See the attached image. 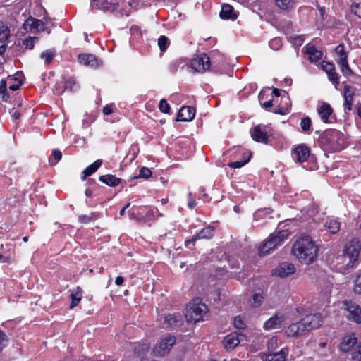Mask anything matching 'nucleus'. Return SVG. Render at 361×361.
Wrapping results in <instances>:
<instances>
[{"label": "nucleus", "mask_w": 361, "mask_h": 361, "mask_svg": "<svg viewBox=\"0 0 361 361\" xmlns=\"http://www.w3.org/2000/svg\"><path fill=\"white\" fill-rule=\"evenodd\" d=\"M211 66L210 59L207 54L202 53L190 61V66H186L188 69L191 68L196 72L204 73L209 70Z\"/></svg>", "instance_id": "4"}, {"label": "nucleus", "mask_w": 361, "mask_h": 361, "mask_svg": "<svg viewBox=\"0 0 361 361\" xmlns=\"http://www.w3.org/2000/svg\"><path fill=\"white\" fill-rule=\"evenodd\" d=\"M8 343V338L6 334L0 330V352L7 346Z\"/></svg>", "instance_id": "55"}, {"label": "nucleus", "mask_w": 361, "mask_h": 361, "mask_svg": "<svg viewBox=\"0 0 361 361\" xmlns=\"http://www.w3.org/2000/svg\"><path fill=\"white\" fill-rule=\"evenodd\" d=\"M62 157V154L59 150L53 151L51 157L49 159V162L52 164H56Z\"/></svg>", "instance_id": "51"}, {"label": "nucleus", "mask_w": 361, "mask_h": 361, "mask_svg": "<svg viewBox=\"0 0 361 361\" xmlns=\"http://www.w3.org/2000/svg\"><path fill=\"white\" fill-rule=\"evenodd\" d=\"M78 85L75 79L71 78L65 82L64 89L68 90L70 92L76 91L78 89Z\"/></svg>", "instance_id": "44"}, {"label": "nucleus", "mask_w": 361, "mask_h": 361, "mask_svg": "<svg viewBox=\"0 0 361 361\" xmlns=\"http://www.w3.org/2000/svg\"><path fill=\"white\" fill-rule=\"evenodd\" d=\"M102 160L97 159L94 163L88 166L86 169L82 171L83 176H82V179L85 180L87 176L93 174L102 165Z\"/></svg>", "instance_id": "31"}, {"label": "nucleus", "mask_w": 361, "mask_h": 361, "mask_svg": "<svg viewBox=\"0 0 361 361\" xmlns=\"http://www.w3.org/2000/svg\"><path fill=\"white\" fill-rule=\"evenodd\" d=\"M6 88H7V82L6 80H1L0 82V94H1V97L3 100L8 101V99L10 98V96L8 93L6 92Z\"/></svg>", "instance_id": "46"}, {"label": "nucleus", "mask_w": 361, "mask_h": 361, "mask_svg": "<svg viewBox=\"0 0 361 361\" xmlns=\"http://www.w3.org/2000/svg\"><path fill=\"white\" fill-rule=\"evenodd\" d=\"M350 12L361 19V3L353 2L350 7Z\"/></svg>", "instance_id": "49"}, {"label": "nucleus", "mask_w": 361, "mask_h": 361, "mask_svg": "<svg viewBox=\"0 0 361 361\" xmlns=\"http://www.w3.org/2000/svg\"><path fill=\"white\" fill-rule=\"evenodd\" d=\"M176 338L172 336H166L161 338L154 348V353L156 355L164 356L171 350V347L176 343Z\"/></svg>", "instance_id": "5"}, {"label": "nucleus", "mask_w": 361, "mask_h": 361, "mask_svg": "<svg viewBox=\"0 0 361 361\" xmlns=\"http://www.w3.org/2000/svg\"><path fill=\"white\" fill-rule=\"evenodd\" d=\"M290 235V232L288 230H282L274 232L270 235V238L273 241V245L277 247V246L280 245L285 240L288 239Z\"/></svg>", "instance_id": "22"}, {"label": "nucleus", "mask_w": 361, "mask_h": 361, "mask_svg": "<svg viewBox=\"0 0 361 361\" xmlns=\"http://www.w3.org/2000/svg\"><path fill=\"white\" fill-rule=\"evenodd\" d=\"M275 5L281 10H290L295 6V0H274Z\"/></svg>", "instance_id": "34"}, {"label": "nucleus", "mask_w": 361, "mask_h": 361, "mask_svg": "<svg viewBox=\"0 0 361 361\" xmlns=\"http://www.w3.org/2000/svg\"><path fill=\"white\" fill-rule=\"evenodd\" d=\"M233 324L238 329H244L246 326L243 319L240 316H237L233 319Z\"/></svg>", "instance_id": "52"}, {"label": "nucleus", "mask_w": 361, "mask_h": 361, "mask_svg": "<svg viewBox=\"0 0 361 361\" xmlns=\"http://www.w3.org/2000/svg\"><path fill=\"white\" fill-rule=\"evenodd\" d=\"M322 69L328 74L335 70L334 65L331 62L322 61Z\"/></svg>", "instance_id": "58"}, {"label": "nucleus", "mask_w": 361, "mask_h": 361, "mask_svg": "<svg viewBox=\"0 0 361 361\" xmlns=\"http://www.w3.org/2000/svg\"><path fill=\"white\" fill-rule=\"evenodd\" d=\"M307 331L306 327L302 319L297 323L290 324L286 329V334L288 336L297 337Z\"/></svg>", "instance_id": "20"}, {"label": "nucleus", "mask_w": 361, "mask_h": 361, "mask_svg": "<svg viewBox=\"0 0 361 361\" xmlns=\"http://www.w3.org/2000/svg\"><path fill=\"white\" fill-rule=\"evenodd\" d=\"M23 28L31 32L47 30L43 21L34 18H27L23 23Z\"/></svg>", "instance_id": "12"}, {"label": "nucleus", "mask_w": 361, "mask_h": 361, "mask_svg": "<svg viewBox=\"0 0 361 361\" xmlns=\"http://www.w3.org/2000/svg\"><path fill=\"white\" fill-rule=\"evenodd\" d=\"M282 100H283L286 106H279L276 110V113L280 114L281 115H285L289 112L291 104L288 97H282Z\"/></svg>", "instance_id": "38"}, {"label": "nucleus", "mask_w": 361, "mask_h": 361, "mask_svg": "<svg viewBox=\"0 0 361 361\" xmlns=\"http://www.w3.org/2000/svg\"><path fill=\"white\" fill-rule=\"evenodd\" d=\"M348 259H350L343 252L341 255H338L335 259L336 269L340 272L345 273L350 267H353L354 262L348 263Z\"/></svg>", "instance_id": "17"}, {"label": "nucleus", "mask_w": 361, "mask_h": 361, "mask_svg": "<svg viewBox=\"0 0 361 361\" xmlns=\"http://www.w3.org/2000/svg\"><path fill=\"white\" fill-rule=\"evenodd\" d=\"M292 254L300 262L310 264L317 259L318 247L310 235H304L293 243Z\"/></svg>", "instance_id": "1"}, {"label": "nucleus", "mask_w": 361, "mask_h": 361, "mask_svg": "<svg viewBox=\"0 0 361 361\" xmlns=\"http://www.w3.org/2000/svg\"><path fill=\"white\" fill-rule=\"evenodd\" d=\"M37 41V37H28L23 40L22 44V48L25 49H32L35 46V43Z\"/></svg>", "instance_id": "40"}, {"label": "nucleus", "mask_w": 361, "mask_h": 361, "mask_svg": "<svg viewBox=\"0 0 361 361\" xmlns=\"http://www.w3.org/2000/svg\"><path fill=\"white\" fill-rule=\"evenodd\" d=\"M324 226L332 234L337 233L341 228V223L336 219H329L326 221Z\"/></svg>", "instance_id": "32"}, {"label": "nucleus", "mask_w": 361, "mask_h": 361, "mask_svg": "<svg viewBox=\"0 0 361 361\" xmlns=\"http://www.w3.org/2000/svg\"><path fill=\"white\" fill-rule=\"evenodd\" d=\"M169 44V40L168 37L164 35H161L158 39V45L161 51H166Z\"/></svg>", "instance_id": "48"}, {"label": "nucleus", "mask_w": 361, "mask_h": 361, "mask_svg": "<svg viewBox=\"0 0 361 361\" xmlns=\"http://www.w3.org/2000/svg\"><path fill=\"white\" fill-rule=\"evenodd\" d=\"M250 154L248 152L243 153V159L240 161L231 162L229 166L233 169H238L243 166L250 161Z\"/></svg>", "instance_id": "37"}, {"label": "nucleus", "mask_w": 361, "mask_h": 361, "mask_svg": "<svg viewBox=\"0 0 361 361\" xmlns=\"http://www.w3.org/2000/svg\"><path fill=\"white\" fill-rule=\"evenodd\" d=\"M287 353L288 350L286 348H283L278 353L266 355L262 359L263 361H286Z\"/></svg>", "instance_id": "28"}, {"label": "nucleus", "mask_w": 361, "mask_h": 361, "mask_svg": "<svg viewBox=\"0 0 361 361\" xmlns=\"http://www.w3.org/2000/svg\"><path fill=\"white\" fill-rule=\"evenodd\" d=\"M208 308L207 305L201 302L199 298L191 301L185 310V318L190 323H196L203 319L207 313Z\"/></svg>", "instance_id": "2"}, {"label": "nucleus", "mask_w": 361, "mask_h": 361, "mask_svg": "<svg viewBox=\"0 0 361 361\" xmlns=\"http://www.w3.org/2000/svg\"><path fill=\"white\" fill-rule=\"evenodd\" d=\"M21 85L22 82L20 81H18L15 84L11 85L9 86V89L12 91L18 90Z\"/></svg>", "instance_id": "64"}, {"label": "nucleus", "mask_w": 361, "mask_h": 361, "mask_svg": "<svg viewBox=\"0 0 361 361\" xmlns=\"http://www.w3.org/2000/svg\"><path fill=\"white\" fill-rule=\"evenodd\" d=\"M344 305L348 314L346 317L348 320L353 321L356 323H361V308L355 302L351 300L344 301Z\"/></svg>", "instance_id": "7"}, {"label": "nucleus", "mask_w": 361, "mask_h": 361, "mask_svg": "<svg viewBox=\"0 0 361 361\" xmlns=\"http://www.w3.org/2000/svg\"><path fill=\"white\" fill-rule=\"evenodd\" d=\"M10 35V29L9 27L4 24L3 23H0V40L4 41L6 40Z\"/></svg>", "instance_id": "45"}, {"label": "nucleus", "mask_w": 361, "mask_h": 361, "mask_svg": "<svg viewBox=\"0 0 361 361\" xmlns=\"http://www.w3.org/2000/svg\"><path fill=\"white\" fill-rule=\"evenodd\" d=\"M263 297L261 294L256 293L254 294L252 298V305L253 307H258L262 302Z\"/></svg>", "instance_id": "56"}, {"label": "nucleus", "mask_w": 361, "mask_h": 361, "mask_svg": "<svg viewBox=\"0 0 361 361\" xmlns=\"http://www.w3.org/2000/svg\"><path fill=\"white\" fill-rule=\"evenodd\" d=\"M343 106L345 111H350L352 109L353 101L355 96V91L348 85H345L343 87Z\"/></svg>", "instance_id": "19"}, {"label": "nucleus", "mask_w": 361, "mask_h": 361, "mask_svg": "<svg viewBox=\"0 0 361 361\" xmlns=\"http://www.w3.org/2000/svg\"><path fill=\"white\" fill-rule=\"evenodd\" d=\"M327 75H328L329 80L330 81H331L333 83H334L336 85L338 84V75L336 73L335 70L331 73H329Z\"/></svg>", "instance_id": "60"}, {"label": "nucleus", "mask_w": 361, "mask_h": 361, "mask_svg": "<svg viewBox=\"0 0 361 361\" xmlns=\"http://www.w3.org/2000/svg\"><path fill=\"white\" fill-rule=\"evenodd\" d=\"M78 61L80 63L94 68L99 67L102 64V61L91 54H80L78 56Z\"/></svg>", "instance_id": "16"}, {"label": "nucleus", "mask_w": 361, "mask_h": 361, "mask_svg": "<svg viewBox=\"0 0 361 361\" xmlns=\"http://www.w3.org/2000/svg\"><path fill=\"white\" fill-rule=\"evenodd\" d=\"M93 6L98 9L113 12L118 8L119 3L118 0H94Z\"/></svg>", "instance_id": "15"}, {"label": "nucleus", "mask_w": 361, "mask_h": 361, "mask_svg": "<svg viewBox=\"0 0 361 361\" xmlns=\"http://www.w3.org/2000/svg\"><path fill=\"white\" fill-rule=\"evenodd\" d=\"M152 176V171L147 167H142L140 170L138 178H147Z\"/></svg>", "instance_id": "59"}, {"label": "nucleus", "mask_w": 361, "mask_h": 361, "mask_svg": "<svg viewBox=\"0 0 361 361\" xmlns=\"http://www.w3.org/2000/svg\"><path fill=\"white\" fill-rule=\"evenodd\" d=\"M98 218V215L96 213H90L88 215H80L78 217V221L82 224H88L90 221L95 220Z\"/></svg>", "instance_id": "41"}, {"label": "nucleus", "mask_w": 361, "mask_h": 361, "mask_svg": "<svg viewBox=\"0 0 361 361\" xmlns=\"http://www.w3.org/2000/svg\"><path fill=\"white\" fill-rule=\"evenodd\" d=\"M292 156L296 162L303 163L310 157V149L305 144L298 145L294 147Z\"/></svg>", "instance_id": "9"}, {"label": "nucleus", "mask_w": 361, "mask_h": 361, "mask_svg": "<svg viewBox=\"0 0 361 361\" xmlns=\"http://www.w3.org/2000/svg\"><path fill=\"white\" fill-rule=\"evenodd\" d=\"M276 248V247L273 245V241L269 236V238L259 247V254L261 256H264L268 255L270 251Z\"/></svg>", "instance_id": "30"}, {"label": "nucleus", "mask_w": 361, "mask_h": 361, "mask_svg": "<svg viewBox=\"0 0 361 361\" xmlns=\"http://www.w3.org/2000/svg\"><path fill=\"white\" fill-rule=\"evenodd\" d=\"M197 205L195 200L192 197L191 192L188 195V206L190 209H193Z\"/></svg>", "instance_id": "62"}, {"label": "nucleus", "mask_w": 361, "mask_h": 361, "mask_svg": "<svg viewBox=\"0 0 361 361\" xmlns=\"http://www.w3.org/2000/svg\"><path fill=\"white\" fill-rule=\"evenodd\" d=\"M252 138L258 142L267 144L268 142L269 135L265 126L259 125L254 127L251 131Z\"/></svg>", "instance_id": "14"}, {"label": "nucleus", "mask_w": 361, "mask_h": 361, "mask_svg": "<svg viewBox=\"0 0 361 361\" xmlns=\"http://www.w3.org/2000/svg\"><path fill=\"white\" fill-rule=\"evenodd\" d=\"M99 180L111 187L117 186L121 183V179L111 174L100 176Z\"/></svg>", "instance_id": "29"}, {"label": "nucleus", "mask_w": 361, "mask_h": 361, "mask_svg": "<svg viewBox=\"0 0 361 361\" xmlns=\"http://www.w3.org/2000/svg\"><path fill=\"white\" fill-rule=\"evenodd\" d=\"M269 44V47L274 50H278L282 46L281 40L279 38H274L271 39Z\"/></svg>", "instance_id": "57"}, {"label": "nucleus", "mask_w": 361, "mask_h": 361, "mask_svg": "<svg viewBox=\"0 0 361 361\" xmlns=\"http://www.w3.org/2000/svg\"><path fill=\"white\" fill-rule=\"evenodd\" d=\"M312 121L309 117L303 118L300 122V127L303 132L310 133L311 132Z\"/></svg>", "instance_id": "43"}, {"label": "nucleus", "mask_w": 361, "mask_h": 361, "mask_svg": "<svg viewBox=\"0 0 361 361\" xmlns=\"http://www.w3.org/2000/svg\"><path fill=\"white\" fill-rule=\"evenodd\" d=\"M71 304L70 307L72 309L76 307L82 299V289L80 287H77L73 289L71 293Z\"/></svg>", "instance_id": "33"}, {"label": "nucleus", "mask_w": 361, "mask_h": 361, "mask_svg": "<svg viewBox=\"0 0 361 361\" xmlns=\"http://www.w3.org/2000/svg\"><path fill=\"white\" fill-rule=\"evenodd\" d=\"M302 321L306 327L307 331L313 329L318 328L323 322L322 317L320 314H310L306 315Z\"/></svg>", "instance_id": "10"}, {"label": "nucleus", "mask_w": 361, "mask_h": 361, "mask_svg": "<svg viewBox=\"0 0 361 361\" xmlns=\"http://www.w3.org/2000/svg\"><path fill=\"white\" fill-rule=\"evenodd\" d=\"M56 55L54 49H48L41 53L40 58L44 61L46 64H49Z\"/></svg>", "instance_id": "39"}, {"label": "nucleus", "mask_w": 361, "mask_h": 361, "mask_svg": "<svg viewBox=\"0 0 361 361\" xmlns=\"http://www.w3.org/2000/svg\"><path fill=\"white\" fill-rule=\"evenodd\" d=\"M338 63L341 68L342 73L344 75L351 76L353 75V72L348 65V59L338 60Z\"/></svg>", "instance_id": "36"}, {"label": "nucleus", "mask_w": 361, "mask_h": 361, "mask_svg": "<svg viewBox=\"0 0 361 361\" xmlns=\"http://www.w3.org/2000/svg\"><path fill=\"white\" fill-rule=\"evenodd\" d=\"M195 116V110L191 106H183L178 111L177 120L179 121H192Z\"/></svg>", "instance_id": "21"}, {"label": "nucleus", "mask_w": 361, "mask_h": 361, "mask_svg": "<svg viewBox=\"0 0 361 361\" xmlns=\"http://www.w3.org/2000/svg\"><path fill=\"white\" fill-rule=\"evenodd\" d=\"M357 343V338L354 334L347 335L342 338L339 350L342 352H352Z\"/></svg>", "instance_id": "13"}, {"label": "nucleus", "mask_w": 361, "mask_h": 361, "mask_svg": "<svg viewBox=\"0 0 361 361\" xmlns=\"http://www.w3.org/2000/svg\"><path fill=\"white\" fill-rule=\"evenodd\" d=\"M317 112L321 119L324 123H329V118L332 116L333 109L328 103H323L318 109Z\"/></svg>", "instance_id": "23"}, {"label": "nucleus", "mask_w": 361, "mask_h": 361, "mask_svg": "<svg viewBox=\"0 0 361 361\" xmlns=\"http://www.w3.org/2000/svg\"><path fill=\"white\" fill-rule=\"evenodd\" d=\"M353 290L355 293L361 294V271L355 280Z\"/></svg>", "instance_id": "54"}, {"label": "nucleus", "mask_w": 361, "mask_h": 361, "mask_svg": "<svg viewBox=\"0 0 361 361\" xmlns=\"http://www.w3.org/2000/svg\"><path fill=\"white\" fill-rule=\"evenodd\" d=\"M159 110L164 114H169L170 112V106L166 99H161L159 104Z\"/></svg>", "instance_id": "53"}, {"label": "nucleus", "mask_w": 361, "mask_h": 361, "mask_svg": "<svg viewBox=\"0 0 361 361\" xmlns=\"http://www.w3.org/2000/svg\"><path fill=\"white\" fill-rule=\"evenodd\" d=\"M360 248L361 245L357 238L353 239L345 245L343 252L350 259H348V263L350 262H353L354 263L357 262L360 252Z\"/></svg>", "instance_id": "6"}, {"label": "nucleus", "mask_w": 361, "mask_h": 361, "mask_svg": "<svg viewBox=\"0 0 361 361\" xmlns=\"http://www.w3.org/2000/svg\"><path fill=\"white\" fill-rule=\"evenodd\" d=\"M244 336L238 332H232L224 338L222 343L226 350H231L235 348L240 343Z\"/></svg>", "instance_id": "8"}, {"label": "nucleus", "mask_w": 361, "mask_h": 361, "mask_svg": "<svg viewBox=\"0 0 361 361\" xmlns=\"http://www.w3.org/2000/svg\"><path fill=\"white\" fill-rule=\"evenodd\" d=\"M214 228L212 226H207L202 228L195 236H194L191 240H187L185 242L186 245H194L195 242L197 240L200 239H210L214 235Z\"/></svg>", "instance_id": "18"}, {"label": "nucleus", "mask_w": 361, "mask_h": 361, "mask_svg": "<svg viewBox=\"0 0 361 361\" xmlns=\"http://www.w3.org/2000/svg\"><path fill=\"white\" fill-rule=\"evenodd\" d=\"M181 320V315L180 314H169L164 317V324L166 328H173L178 324Z\"/></svg>", "instance_id": "27"}, {"label": "nucleus", "mask_w": 361, "mask_h": 361, "mask_svg": "<svg viewBox=\"0 0 361 361\" xmlns=\"http://www.w3.org/2000/svg\"><path fill=\"white\" fill-rule=\"evenodd\" d=\"M114 109H115V106L113 104H108L104 107L103 113L105 115H110L114 112Z\"/></svg>", "instance_id": "63"}, {"label": "nucleus", "mask_w": 361, "mask_h": 361, "mask_svg": "<svg viewBox=\"0 0 361 361\" xmlns=\"http://www.w3.org/2000/svg\"><path fill=\"white\" fill-rule=\"evenodd\" d=\"M335 51L340 56L339 60L348 59V54L343 44L338 45L335 49Z\"/></svg>", "instance_id": "47"}, {"label": "nucleus", "mask_w": 361, "mask_h": 361, "mask_svg": "<svg viewBox=\"0 0 361 361\" xmlns=\"http://www.w3.org/2000/svg\"><path fill=\"white\" fill-rule=\"evenodd\" d=\"M324 138L328 142L329 148L334 151H339L345 146L344 135L340 131L332 129L325 133Z\"/></svg>", "instance_id": "3"}, {"label": "nucleus", "mask_w": 361, "mask_h": 361, "mask_svg": "<svg viewBox=\"0 0 361 361\" xmlns=\"http://www.w3.org/2000/svg\"><path fill=\"white\" fill-rule=\"evenodd\" d=\"M305 52L308 55V59L311 62H315L322 57V52L315 48L313 45L307 44L304 49Z\"/></svg>", "instance_id": "24"}, {"label": "nucleus", "mask_w": 361, "mask_h": 361, "mask_svg": "<svg viewBox=\"0 0 361 361\" xmlns=\"http://www.w3.org/2000/svg\"><path fill=\"white\" fill-rule=\"evenodd\" d=\"M186 66H187V64L183 59H178L171 63L170 68H171V71L176 72L179 67L181 69H183L184 67Z\"/></svg>", "instance_id": "50"}, {"label": "nucleus", "mask_w": 361, "mask_h": 361, "mask_svg": "<svg viewBox=\"0 0 361 361\" xmlns=\"http://www.w3.org/2000/svg\"><path fill=\"white\" fill-rule=\"evenodd\" d=\"M353 361H361V343H358L351 353Z\"/></svg>", "instance_id": "42"}, {"label": "nucleus", "mask_w": 361, "mask_h": 361, "mask_svg": "<svg viewBox=\"0 0 361 361\" xmlns=\"http://www.w3.org/2000/svg\"><path fill=\"white\" fill-rule=\"evenodd\" d=\"M149 349V344L147 343H136L134 345L133 350L135 353L138 355H145Z\"/></svg>", "instance_id": "35"}, {"label": "nucleus", "mask_w": 361, "mask_h": 361, "mask_svg": "<svg viewBox=\"0 0 361 361\" xmlns=\"http://www.w3.org/2000/svg\"><path fill=\"white\" fill-rule=\"evenodd\" d=\"M295 267L293 263L283 262L279 264L274 270L273 274L281 278H284L294 274Z\"/></svg>", "instance_id": "11"}, {"label": "nucleus", "mask_w": 361, "mask_h": 361, "mask_svg": "<svg viewBox=\"0 0 361 361\" xmlns=\"http://www.w3.org/2000/svg\"><path fill=\"white\" fill-rule=\"evenodd\" d=\"M277 345V338L276 337L270 338L267 341V346L269 350H274Z\"/></svg>", "instance_id": "61"}, {"label": "nucleus", "mask_w": 361, "mask_h": 361, "mask_svg": "<svg viewBox=\"0 0 361 361\" xmlns=\"http://www.w3.org/2000/svg\"><path fill=\"white\" fill-rule=\"evenodd\" d=\"M283 322L282 317L275 315L264 322V328L267 330L277 329L281 328Z\"/></svg>", "instance_id": "26"}, {"label": "nucleus", "mask_w": 361, "mask_h": 361, "mask_svg": "<svg viewBox=\"0 0 361 361\" xmlns=\"http://www.w3.org/2000/svg\"><path fill=\"white\" fill-rule=\"evenodd\" d=\"M220 17L222 19L226 20H235L238 17V14L235 12L233 6L229 4H224L220 12Z\"/></svg>", "instance_id": "25"}]
</instances>
